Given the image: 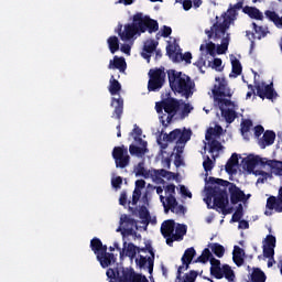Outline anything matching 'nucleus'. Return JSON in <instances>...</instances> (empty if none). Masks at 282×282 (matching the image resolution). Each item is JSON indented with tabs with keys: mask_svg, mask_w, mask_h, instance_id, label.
I'll return each instance as SVG.
<instances>
[{
	"mask_svg": "<svg viewBox=\"0 0 282 282\" xmlns=\"http://www.w3.org/2000/svg\"><path fill=\"white\" fill-rule=\"evenodd\" d=\"M140 197H142V191L134 189L132 194V206L138 205V202H140Z\"/></svg>",
	"mask_w": 282,
	"mask_h": 282,
	"instance_id": "nucleus-53",
	"label": "nucleus"
},
{
	"mask_svg": "<svg viewBox=\"0 0 282 282\" xmlns=\"http://www.w3.org/2000/svg\"><path fill=\"white\" fill-rule=\"evenodd\" d=\"M100 248H102V240H100L99 238H93L90 240V249L96 254V257H98V252H100Z\"/></svg>",
	"mask_w": 282,
	"mask_h": 282,
	"instance_id": "nucleus-39",
	"label": "nucleus"
},
{
	"mask_svg": "<svg viewBox=\"0 0 282 282\" xmlns=\"http://www.w3.org/2000/svg\"><path fill=\"white\" fill-rule=\"evenodd\" d=\"M148 91H160L166 83V73L163 68H155L149 70Z\"/></svg>",
	"mask_w": 282,
	"mask_h": 282,
	"instance_id": "nucleus-8",
	"label": "nucleus"
},
{
	"mask_svg": "<svg viewBox=\"0 0 282 282\" xmlns=\"http://www.w3.org/2000/svg\"><path fill=\"white\" fill-rule=\"evenodd\" d=\"M108 91L110 96H120V91H122V84L113 75L110 77Z\"/></svg>",
	"mask_w": 282,
	"mask_h": 282,
	"instance_id": "nucleus-27",
	"label": "nucleus"
},
{
	"mask_svg": "<svg viewBox=\"0 0 282 282\" xmlns=\"http://www.w3.org/2000/svg\"><path fill=\"white\" fill-rule=\"evenodd\" d=\"M221 142H219L218 140L213 139L209 142V153H215V151H221Z\"/></svg>",
	"mask_w": 282,
	"mask_h": 282,
	"instance_id": "nucleus-44",
	"label": "nucleus"
},
{
	"mask_svg": "<svg viewBox=\"0 0 282 282\" xmlns=\"http://www.w3.org/2000/svg\"><path fill=\"white\" fill-rule=\"evenodd\" d=\"M268 166L275 173L282 177V161L270 160L268 161Z\"/></svg>",
	"mask_w": 282,
	"mask_h": 282,
	"instance_id": "nucleus-37",
	"label": "nucleus"
},
{
	"mask_svg": "<svg viewBox=\"0 0 282 282\" xmlns=\"http://www.w3.org/2000/svg\"><path fill=\"white\" fill-rule=\"evenodd\" d=\"M221 133H224V128H221V126H217L216 128H208L205 134V140L210 142V140H213V135L219 137Z\"/></svg>",
	"mask_w": 282,
	"mask_h": 282,
	"instance_id": "nucleus-33",
	"label": "nucleus"
},
{
	"mask_svg": "<svg viewBox=\"0 0 282 282\" xmlns=\"http://www.w3.org/2000/svg\"><path fill=\"white\" fill-rule=\"evenodd\" d=\"M191 111H193V107H191V104H185L182 110V117L186 118V116H188Z\"/></svg>",
	"mask_w": 282,
	"mask_h": 282,
	"instance_id": "nucleus-62",
	"label": "nucleus"
},
{
	"mask_svg": "<svg viewBox=\"0 0 282 282\" xmlns=\"http://www.w3.org/2000/svg\"><path fill=\"white\" fill-rule=\"evenodd\" d=\"M268 162H270L269 159L249 155L242 160V169L247 171V173H254V169L257 166H268Z\"/></svg>",
	"mask_w": 282,
	"mask_h": 282,
	"instance_id": "nucleus-11",
	"label": "nucleus"
},
{
	"mask_svg": "<svg viewBox=\"0 0 282 282\" xmlns=\"http://www.w3.org/2000/svg\"><path fill=\"white\" fill-rule=\"evenodd\" d=\"M268 276L265 275V272H263L259 268H253L251 273V282H265Z\"/></svg>",
	"mask_w": 282,
	"mask_h": 282,
	"instance_id": "nucleus-30",
	"label": "nucleus"
},
{
	"mask_svg": "<svg viewBox=\"0 0 282 282\" xmlns=\"http://www.w3.org/2000/svg\"><path fill=\"white\" fill-rule=\"evenodd\" d=\"M156 113H163L165 110V99L155 104Z\"/></svg>",
	"mask_w": 282,
	"mask_h": 282,
	"instance_id": "nucleus-63",
	"label": "nucleus"
},
{
	"mask_svg": "<svg viewBox=\"0 0 282 282\" xmlns=\"http://www.w3.org/2000/svg\"><path fill=\"white\" fill-rule=\"evenodd\" d=\"M231 61V74L229 75L230 78H237L238 76H241V73L243 72V66H241V62L232 55L230 57Z\"/></svg>",
	"mask_w": 282,
	"mask_h": 282,
	"instance_id": "nucleus-23",
	"label": "nucleus"
},
{
	"mask_svg": "<svg viewBox=\"0 0 282 282\" xmlns=\"http://www.w3.org/2000/svg\"><path fill=\"white\" fill-rule=\"evenodd\" d=\"M180 111V100L176 98L170 97L165 99V113L177 115Z\"/></svg>",
	"mask_w": 282,
	"mask_h": 282,
	"instance_id": "nucleus-24",
	"label": "nucleus"
},
{
	"mask_svg": "<svg viewBox=\"0 0 282 282\" xmlns=\"http://www.w3.org/2000/svg\"><path fill=\"white\" fill-rule=\"evenodd\" d=\"M119 69V72H124L127 69V61H124V57H113V62L110 61L109 69L111 68Z\"/></svg>",
	"mask_w": 282,
	"mask_h": 282,
	"instance_id": "nucleus-29",
	"label": "nucleus"
},
{
	"mask_svg": "<svg viewBox=\"0 0 282 282\" xmlns=\"http://www.w3.org/2000/svg\"><path fill=\"white\" fill-rule=\"evenodd\" d=\"M242 218H243V213L235 212L231 217V223L237 224V223L241 221Z\"/></svg>",
	"mask_w": 282,
	"mask_h": 282,
	"instance_id": "nucleus-59",
	"label": "nucleus"
},
{
	"mask_svg": "<svg viewBox=\"0 0 282 282\" xmlns=\"http://www.w3.org/2000/svg\"><path fill=\"white\" fill-rule=\"evenodd\" d=\"M213 26L215 32V39H221L224 34H226V31L230 29V21H228V19H224L221 23L216 22Z\"/></svg>",
	"mask_w": 282,
	"mask_h": 282,
	"instance_id": "nucleus-18",
	"label": "nucleus"
},
{
	"mask_svg": "<svg viewBox=\"0 0 282 282\" xmlns=\"http://www.w3.org/2000/svg\"><path fill=\"white\" fill-rule=\"evenodd\" d=\"M139 217L140 219H144L145 221H149V219H151V214L149 213V209H147V206L140 207Z\"/></svg>",
	"mask_w": 282,
	"mask_h": 282,
	"instance_id": "nucleus-45",
	"label": "nucleus"
},
{
	"mask_svg": "<svg viewBox=\"0 0 282 282\" xmlns=\"http://www.w3.org/2000/svg\"><path fill=\"white\" fill-rule=\"evenodd\" d=\"M176 3H183V10H185V12H188V10L193 8V0H176Z\"/></svg>",
	"mask_w": 282,
	"mask_h": 282,
	"instance_id": "nucleus-57",
	"label": "nucleus"
},
{
	"mask_svg": "<svg viewBox=\"0 0 282 282\" xmlns=\"http://www.w3.org/2000/svg\"><path fill=\"white\" fill-rule=\"evenodd\" d=\"M195 254H197V251H195V248L191 247L187 248L181 259L182 263H193V259H195Z\"/></svg>",
	"mask_w": 282,
	"mask_h": 282,
	"instance_id": "nucleus-35",
	"label": "nucleus"
},
{
	"mask_svg": "<svg viewBox=\"0 0 282 282\" xmlns=\"http://www.w3.org/2000/svg\"><path fill=\"white\" fill-rule=\"evenodd\" d=\"M204 50H206L209 56H216L217 54V46L213 42H208L207 44H202L199 47V51L204 52Z\"/></svg>",
	"mask_w": 282,
	"mask_h": 282,
	"instance_id": "nucleus-38",
	"label": "nucleus"
},
{
	"mask_svg": "<svg viewBox=\"0 0 282 282\" xmlns=\"http://www.w3.org/2000/svg\"><path fill=\"white\" fill-rule=\"evenodd\" d=\"M152 173H153L152 176L153 175H159L160 177H166L167 175H173V172H169L164 169L153 170Z\"/></svg>",
	"mask_w": 282,
	"mask_h": 282,
	"instance_id": "nucleus-55",
	"label": "nucleus"
},
{
	"mask_svg": "<svg viewBox=\"0 0 282 282\" xmlns=\"http://www.w3.org/2000/svg\"><path fill=\"white\" fill-rule=\"evenodd\" d=\"M257 89V96L261 98L262 100H275V98L279 97V94L276 90H274V84L265 85V82L262 83H256L254 85Z\"/></svg>",
	"mask_w": 282,
	"mask_h": 282,
	"instance_id": "nucleus-10",
	"label": "nucleus"
},
{
	"mask_svg": "<svg viewBox=\"0 0 282 282\" xmlns=\"http://www.w3.org/2000/svg\"><path fill=\"white\" fill-rule=\"evenodd\" d=\"M264 131H265V129L261 124H258L254 127V135L257 138H261V134L264 133Z\"/></svg>",
	"mask_w": 282,
	"mask_h": 282,
	"instance_id": "nucleus-64",
	"label": "nucleus"
},
{
	"mask_svg": "<svg viewBox=\"0 0 282 282\" xmlns=\"http://www.w3.org/2000/svg\"><path fill=\"white\" fill-rule=\"evenodd\" d=\"M236 166H239V154L232 153L225 165L226 173H228L229 175L237 173Z\"/></svg>",
	"mask_w": 282,
	"mask_h": 282,
	"instance_id": "nucleus-20",
	"label": "nucleus"
},
{
	"mask_svg": "<svg viewBox=\"0 0 282 282\" xmlns=\"http://www.w3.org/2000/svg\"><path fill=\"white\" fill-rule=\"evenodd\" d=\"M188 230V227H186V225H177L176 228H174V236L173 238L169 239L167 242L172 243V248H173V242L174 241H184V236L186 235Z\"/></svg>",
	"mask_w": 282,
	"mask_h": 282,
	"instance_id": "nucleus-19",
	"label": "nucleus"
},
{
	"mask_svg": "<svg viewBox=\"0 0 282 282\" xmlns=\"http://www.w3.org/2000/svg\"><path fill=\"white\" fill-rule=\"evenodd\" d=\"M166 205L169 206L171 213H175V208H177V198L173 195H169L166 198Z\"/></svg>",
	"mask_w": 282,
	"mask_h": 282,
	"instance_id": "nucleus-42",
	"label": "nucleus"
},
{
	"mask_svg": "<svg viewBox=\"0 0 282 282\" xmlns=\"http://www.w3.org/2000/svg\"><path fill=\"white\" fill-rule=\"evenodd\" d=\"M162 132L159 134V137L156 138V143L159 144L160 149H161V153H164V151H166V149H169V141L166 142H162Z\"/></svg>",
	"mask_w": 282,
	"mask_h": 282,
	"instance_id": "nucleus-49",
	"label": "nucleus"
},
{
	"mask_svg": "<svg viewBox=\"0 0 282 282\" xmlns=\"http://www.w3.org/2000/svg\"><path fill=\"white\" fill-rule=\"evenodd\" d=\"M210 262V274L214 279H224L228 282H235V271L229 264H223L221 261L216 259L210 252V249L205 248L202 254L194 261V263H208Z\"/></svg>",
	"mask_w": 282,
	"mask_h": 282,
	"instance_id": "nucleus-2",
	"label": "nucleus"
},
{
	"mask_svg": "<svg viewBox=\"0 0 282 282\" xmlns=\"http://www.w3.org/2000/svg\"><path fill=\"white\" fill-rule=\"evenodd\" d=\"M96 257L101 268H109V265L116 263V256L113 253L97 254Z\"/></svg>",
	"mask_w": 282,
	"mask_h": 282,
	"instance_id": "nucleus-25",
	"label": "nucleus"
},
{
	"mask_svg": "<svg viewBox=\"0 0 282 282\" xmlns=\"http://www.w3.org/2000/svg\"><path fill=\"white\" fill-rule=\"evenodd\" d=\"M208 248H210L212 252L215 254V257H218V259H221V257L226 254V248L219 245V242L209 243Z\"/></svg>",
	"mask_w": 282,
	"mask_h": 282,
	"instance_id": "nucleus-31",
	"label": "nucleus"
},
{
	"mask_svg": "<svg viewBox=\"0 0 282 282\" xmlns=\"http://www.w3.org/2000/svg\"><path fill=\"white\" fill-rule=\"evenodd\" d=\"M240 127H241L240 131H241L242 135L246 133H249L250 129H252V120H250V119L242 120L240 123Z\"/></svg>",
	"mask_w": 282,
	"mask_h": 282,
	"instance_id": "nucleus-41",
	"label": "nucleus"
},
{
	"mask_svg": "<svg viewBox=\"0 0 282 282\" xmlns=\"http://www.w3.org/2000/svg\"><path fill=\"white\" fill-rule=\"evenodd\" d=\"M158 41L148 40L143 45V52L141 53L142 58H144L148 63H151V54L158 50Z\"/></svg>",
	"mask_w": 282,
	"mask_h": 282,
	"instance_id": "nucleus-16",
	"label": "nucleus"
},
{
	"mask_svg": "<svg viewBox=\"0 0 282 282\" xmlns=\"http://www.w3.org/2000/svg\"><path fill=\"white\" fill-rule=\"evenodd\" d=\"M180 191H181V195H183V197H188L189 199L193 198V193H191L188 191V188H186L184 185L180 186Z\"/></svg>",
	"mask_w": 282,
	"mask_h": 282,
	"instance_id": "nucleus-60",
	"label": "nucleus"
},
{
	"mask_svg": "<svg viewBox=\"0 0 282 282\" xmlns=\"http://www.w3.org/2000/svg\"><path fill=\"white\" fill-rule=\"evenodd\" d=\"M158 30H160V24L156 20L142 13H135L132 18V23L126 24L123 31L122 24H119L117 32L121 41H131L137 34L139 36L140 34H144V32L153 34V32H158Z\"/></svg>",
	"mask_w": 282,
	"mask_h": 282,
	"instance_id": "nucleus-1",
	"label": "nucleus"
},
{
	"mask_svg": "<svg viewBox=\"0 0 282 282\" xmlns=\"http://www.w3.org/2000/svg\"><path fill=\"white\" fill-rule=\"evenodd\" d=\"M175 234V220L169 219L164 220L161 225V235L166 240V245L172 248V243L169 241V239H173Z\"/></svg>",
	"mask_w": 282,
	"mask_h": 282,
	"instance_id": "nucleus-13",
	"label": "nucleus"
},
{
	"mask_svg": "<svg viewBox=\"0 0 282 282\" xmlns=\"http://www.w3.org/2000/svg\"><path fill=\"white\" fill-rule=\"evenodd\" d=\"M225 19H227V21H229V23H230L231 21H235V19H237V11H236L232 7H230V8L227 10V15H226Z\"/></svg>",
	"mask_w": 282,
	"mask_h": 282,
	"instance_id": "nucleus-52",
	"label": "nucleus"
},
{
	"mask_svg": "<svg viewBox=\"0 0 282 282\" xmlns=\"http://www.w3.org/2000/svg\"><path fill=\"white\" fill-rule=\"evenodd\" d=\"M216 83H218V85H215L212 91L215 100H217L218 102L219 110H226L225 107H232L235 109L237 105H235L232 100L226 99L232 98V91L228 87V82H226V78L221 79L219 77H216Z\"/></svg>",
	"mask_w": 282,
	"mask_h": 282,
	"instance_id": "nucleus-4",
	"label": "nucleus"
},
{
	"mask_svg": "<svg viewBox=\"0 0 282 282\" xmlns=\"http://www.w3.org/2000/svg\"><path fill=\"white\" fill-rule=\"evenodd\" d=\"M147 252L151 254V257L148 258V270L150 274H153V264L155 263V252L153 251V247L151 243L145 245Z\"/></svg>",
	"mask_w": 282,
	"mask_h": 282,
	"instance_id": "nucleus-32",
	"label": "nucleus"
},
{
	"mask_svg": "<svg viewBox=\"0 0 282 282\" xmlns=\"http://www.w3.org/2000/svg\"><path fill=\"white\" fill-rule=\"evenodd\" d=\"M219 186L220 185L207 187V198L205 199L207 208H213L214 210L219 208L221 210L228 206V189Z\"/></svg>",
	"mask_w": 282,
	"mask_h": 282,
	"instance_id": "nucleus-6",
	"label": "nucleus"
},
{
	"mask_svg": "<svg viewBox=\"0 0 282 282\" xmlns=\"http://www.w3.org/2000/svg\"><path fill=\"white\" fill-rule=\"evenodd\" d=\"M119 224L120 227H118L117 232H122V226L123 228H138V221L127 214L121 215Z\"/></svg>",
	"mask_w": 282,
	"mask_h": 282,
	"instance_id": "nucleus-21",
	"label": "nucleus"
},
{
	"mask_svg": "<svg viewBox=\"0 0 282 282\" xmlns=\"http://www.w3.org/2000/svg\"><path fill=\"white\" fill-rule=\"evenodd\" d=\"M167 55L173 58L174 63H180L182 61V53H175L173 50H167Z\"/></svg>",
	"mask_w": 282,
	"mask_h": 282,
	"instance_id": "nucleus-51",
	"label": "nucleus"
},
{
	"mask_svg": "<svg viewBox=\"0 0 282 282\" xmlns=\"http://www.w3.org/2000/svg\"><path fill=\"white\" fill-rule=\"evenodd\" d=\"M242 12L248 14L250 19H256V21H263V13L257 7H243Z\"/></svg>",
	"mask_w": 282,
	"mask_h": 282,
	"instance_id": "nucleus-26",
	"label": "nucleus"
},
{
	"mask_svg": "<svg viewBox=\"0 0 282 282\" xmlns=\"http://www.w3.org/2000/svg\"><path fill=\"white\" fill-rule=\"evenodd\" d=\"M167 78L174 94H178L183 98H186V100L193 98L195 94V82L191 79V76L175 69H170L167 70Z\"/></svg>",
	"mask_w": 282,
	"mask_h": 282,
	"instance_id": "nucleus-3",
	"label": "nucleus"
},
{
	"mask_svg": "<svg viewBox=\"0 0 282 282\" xmlns=\"http://www.w3.org/2000/svg\"><path fill=\"white\" fill-rule=\"evenodd\" d=\"M264 17L269 19L272 23H275V21L279 19V15L275 11L267 10L264 12Z\"/></svg>",
	"mask_w": 282,
	"mask_h": 282,
	"instance_id": "nucleus-50",
	"label": "nucleus"
},
{
	"mask_svg": "<svg viewBox=\"0 0 282 282\" xmlns=\"http://www.w3.org/2000/svg\"><path fill=\"white\" fill-rule=\"evenodd\" d=\"M223 118H225L228 124H232L237 119V111L232 109L220 110Z\"/></svg>",
	"mask_w": 282,
	"mask_h": 282,
	"instance_id": "nucleus-34",
	"label": "nucleus"
},
{
	"mask_svg": "<svg viewBox=\"0 0 282 282\" xmlns=\"http://www.w3.org/2000/svg\"><path fill=\"white\" fill-rule=\"evenodd\" d=\"M245 257L246 251L241 247L235 246L232 251V261L238 268H241V265H243Z\"/></svg>",
	"mask_w": 282,
	"mask_h": 282,
	"instance_id": "nucleus-22",
	"label": "nucleus"
},
{
	"mask_svg": "<svg viewBox=\"0 0 282 282\" xmlns=\"http://www.w3.org/2000/svg\"><path fill=\"white\" fill-rule=\"evenodd\" d=\"M135 254H138V247L133 242H129L126 247V257L134 259Z\"/></svg>",
	"mask_w": 282,
	"mask_h": 282,
	"instance_id": "nucleus-40",
	"label": "nucleus"
},
{
	"mask_svg": "<svg viewBox=\"0 0 282 282\" xmlns=\"http://www.w3.org/2000/svg\"><path fill=\"white\" fill-rule=\"evenodd\" d=\"M264 247L276 248V237L273 235H268L264 239Z\"/></svg>",
	"mask_w": 282,
	"mask_h": 282,
	"instance_id": "nucleus-43",
	"label": "nucleus"
},
{
	"mask_svg": "<svg viewBox=\"0 0 282 282\" xmlns=\"http://www.w3.org/2000/svg\"><path fill=\"white\" fill-rule=\"evenodd\" d=\"M268 210H274V213H282V186L279 188L278 197L270 196L267 199Z\"/></svg>",
	"mask_w": 282,
	"mask_h": 282,
	"instance_id": "nucleus-14",
	"label": "nucleus"
},
{
	"mask_svg": "<svg viewBox=\"0 0 282 282\" xmlns=\"http://www.w3.org/2000/svg\"><path fill=\"white\" fill-rule=\"evenodd\" d=\"M215 167V163H213V160H210V156H206V160L203 162V169L206 173H208L209 171H213V169Z\"/></svg>",
	"mask_w": 282,
	"mask_h": 282,
	"instance_id": "nucleus-46",
	"label": "nucleus"
},
{
	"mask_svg": "<svg viewBox=\"0 0 282 282\" xmlns=\"http://www.w3.org/2000/svg\"><path fill=\"white\" fill-rule=\"evenodd\" d=\"M112 188H120L122 186V178L120 176H117L111 180Z\"/></svg>",
	"mask_w": 282,
	"mask_h": 282,
	"instance_id": "nucleus-61",
	"label": "nucleus"
},
{
	"mask_svg": "<svg viewBox=\"0 0 282 282\" xmlns=\"http://www.w3.org/2000/svg\"><path fill=\"white\" fill-rule=\"evenodd\" d=\"M276 140V132L272 130L264 131L261 139H259L258 144L260 149H265V147H272Z\"/></svg>",
	"mask_w": 282,
	"mask_h": 282,
	"instance_id": "nucleus-17",
	"label": "nucleus"
},
{
	"mask_svg": "<svg viewBox=\"0 0 282 282\" xmlns=\"http://www.w3.org/2000/svg\"><path fill=\"white\" fill-rule=\"evenodd\" d=\"M223 63L224 62L221 61V58L219 57L214 58V62L212 65L213 69H216V72H221L224 69V67H221Z\"/></svg>",
	"mask_w": 282,
	"mask_h": 282,
	"instance_id": "nucleus-54",
	"label": "nucleus"
},
{
	"mask_svg": "<svg viewBox=\"0 0 282 282\" xmlns=\"http://www.w3.org/2000/svg\"><path fill=\"white\" fill-rule=\"evenodd\" d=\"M110 106L115 109L112 112V118H116V120H121L122 113H124V99L122 97H112Z\"/></svg>",
	"mask_w": 282,
	"mask_h": 282,
	"instance_id": "nucleus-15",
	"label": "nucleus"
},
{
	"mask_svg": "<svg viewBox=\"0 0 282 282\" xmlns=\"http://www.w3.org/2000/svg\"><path fill=\"white\" fill-rule=\"evenodd\" d=\"M263 257L265 259H273V257H274V247L263 246Z\"/></svg>",
	"mask_w": 282,
	"mask_h": 282,
	"instance_id": "nucleus-48",
	"label": "nucleus"
},
{
	"mask_svg": "<svg viewBox=\"0 0 282 282\" xmlns=\"http://www.w3.org/2000/svg\"><path fill=\"white\" fill-rule=\"evenodd\" d=\"M208 182L212 185L216 184L217 186H221L223 188H226V191H228V193L230 195V203L232 205L239 204V202H247L251 197L250 194L246 195V193L243 191H241V188H239V186H237V184L230 183V181L210 176L208 178Z\"/></svg>",
	"mask_w": 282,
	"mask_h": 282,
	"instance_id": "nucleus-5",
	"label": "nucleus"
},
{
	"mask_svg": "<svg viewBox=\"0 0 282 282\" xmlns=\"http://www.w3.org/2000/svg\"><path fill=\"white\" fill-rule=\"evenodd\" d=\"M107 43H108L111 54H113L115 52H118V50H120V40H118V36L112 35V36L108 37Z\"/></svg>",
	"mask_w": 282,
	"mask_h": 282,
	"instance_id": "nucleus-36",
	"label": "nucleus"
},
{
	"mask_svg": "<svg viewBox=\"0 0 282 282\" xmlns=\"http://www.w3.org/2000/svg\"><path fill=\"white\" fill-rule=\"evenodd\" d=\"M135 263L139 265V268H144V265L149 263V258L147 259V257L140 256L139 259H135Z\"/></svg>",
	"mask_w": 282,
	"mask_h": 282,
	"instance_id": "nucleus-58",
	"label": "nucleus"
},
{
	"mask_svg": "<svg viewBox=\"0 0 282 282\" xmlns=\"http://www.w3.org/2000/svg\"><path fill=\"white\" fill-rule=\"evenodd\" d=\"M112 158L117 169H127L131 162L129 149L124 145L115 147L112 150Z\"/></svg>",
	"mask_w": 282,
	"mask_h": 282,
	"instance_id": "nucleus-9",
	"label": "nucleus"
},
{
	"mask_svg": "<svg viewBox=\"0 0 282 282\" xmlns=\"http://www.w3.org/2000/svg\"><path fill=\"white\" fill-rule=\"evenodd\" d=\"M171 34H173V29H171V26L163 25L161 29V36H163V39H169Z\"/></svg>",
	"mask_w": 282,
	"mask_h": 282,
	"instance_id": "nucleus-56",
	"label": "nucleus"
},
{
	"mask_svg": "<svg viewBox=\"0 0 282 282\" xmlns=\"http://www.w3.org/2000/svg\"><path fill=\"white\" fill-rule=\"evenodd\" d=\"M137 177H144V180H149V177H153V173L150 170L144 167V162H139L134 169Z\"/></svg>",
	"mask_w": 282,
	"mask_h": 282,
	"instance_id": "nucleus-28",
	"label": "nucleus"
},
{
	"mask_svg": "<svg viewBox=\"0 0 282 282\" xmlns=\"http://www.w3.org/2000/svg\"><path fill=\"white\" fill-rule=\"evenodd\" d=\"M134 142H138V144H140V147L135 145V144H130L129 145V153L130 155H135L137 158H144V155H147V153L149 152V143L143 140L142 138H134Z\"/></svg>",
	"mask_w": 282,
	"mask_h": 282,
	"instance_id": "nucleus-12",
	"label": "nucleus"
},
{
	"mask_svg": "<svg viewBox=\"0 0 282 282\" xmlns=\"http://www.w3.org/2000/svg\"><path fill=\"white\" fill-rule=\"evenodd\" d=\"M252 28L254 30V33L258 34V39H263L264 36H267L268 33H265L263 26H259L254 22H252Z\"/></svg>",
	"mask_w": 282,
	"mask_h": 282,
	"instance_id": "nucleus-47",
	"label": "nucleus"
},
{
	"mask_svg": "<svg viewBox=\"0 0 282 282\" xmlns=\"http://www.w3.org/2000/svg\"><path fill=\"white\" fill-rule=\"evenodd\" d=\"M193 135V131L191 129L184 128L182 129H174L170 133H163V142H175L176 145L174 147V151H176L175 158H182V153H184V147L191 137Z\"/></svg>",
	"mask_w": 282,
	"mask_h": 282,
	"instance_id": "nucleus-7",
	"label": "nucleus"
}]
</instances>
